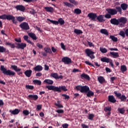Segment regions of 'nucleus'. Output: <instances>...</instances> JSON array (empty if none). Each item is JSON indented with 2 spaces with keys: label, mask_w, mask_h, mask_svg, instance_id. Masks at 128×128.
<instances>
[{
  "label": "nucleus",
  "mask_w": 128,
  "mask_h": 128,
  "mask_svg": "<svg viewBox=\"0 0 128 128\" xmlns=\"http://www.w3.org/2000/svg\"><path fill=\"white\" fill-rule=\"evenodd\" d=\"M46 88H48V90H53V92H60L62 90H64V92L68 90L66 87L64 86H60L59 87L54 86H47Z\"/></svg>",
  "instance_id": "obj_1"
},
{
  "label": "nucleus",
  "mask_w": 128,
  "mask_h": 128,
  "mask_svg": "<svg viewBox=\"0 0 128 128\" xmlns=\"http://www.w3.org/2000/svg\"><path fill=\"white\" fill-rule=\"evenodd\" d=\"M0 20H12V22L16 24L18 23V20H16V17L12 14H4L0 16Z\"/></svg>",
  "instance_id": "obj_2"
},
{
  "label": "nucleus",
  "mask_w": 128,
  "mask_h": 128,
  "mask_svg": "<svg viewBox=\"0 0 128 128\" xmlns=\"http://www.w3.org/2000/svg\"><path fill=\"white\" fill-rule=\"evenodd\" d=\"M0 70L2 71V74H5L6 76H14L16 74V72H14L10 70H7L6 68H4V66H1Z\"/></svg>",
  "instance_id": "obj_3"
},
{
  "label": "nucleus",
  "mask_w": 128,
  "mask_h": 128,
  "mask_svg": "<svg viewBox=\"0 0 128 128\" xmlns=\"http://www.w3.org/2000/svg\"><path fill=\"white\" fill-rule=\"evenodd\" d=\"M77 90H80V92H88L90 90V87L86 86H78L76 87Z\"/></svg>",
  "instance_id": "obj_4"
},
{
  "label": "nucleus",
  "mask_w": 128,
  "mask_h": 128,
  "mask_svg": "<svg viewBox=\"0 0 128 128\" xmlns=\"http://www.w3.org/2000/svg\"><path fill=\"white\" fill-rule=\"evenodd\" d=\"M47 20H48V22H50L51 24H56V26L58 24H60V26H62V24H64V20L62 18H60L58 20V21L50 20V19H48V18L47 19Z\"/></svg>",
  "instance_id": "obj_5"
},
{
  "label": "nucleus",
  "mask_w": 128,
  "mask_h": 128,
  "mask_svg": "<svg viewBox=\"0 0 128 128\" xmlns=\"http://www.w3.org/2000/svg\"><path fill=\"white\" fill-rule=\"evenodd\" d=\"M85 54H86V56L91 58V60H94L96 56H94V52H92V50L90 48H87L85 50Z\"/></svg>",
  "instance_id": "obj_6"
},
{
  "label": "nucleus",
  "mask_w": 128,
  "mask_h": 128,
  "mask_svg": "<svg viewBox=\"0 0 128 128\" xmlns=\"http://www.w3.org/2000/svg\"><path fill=\"white\" fill-rule=\"evenodd\" d=\"M20 26L22 30H30V26H28V24L26 22H22L20 24Z\"/></svg>",
  "instance_id": "obj_7"
},
{
  "label": "nucleus",
  "mask_w": 128,
  "mask_h": 128,
  "mask_svg": "<svg viewBox=\"0 0 128 128\" xmlns=\"http://www.w3.org/2000/svg\"><path fill=\"white\" fill-rule=\"evenodd\" d=\"M108 56H112L114 58H120V54L118 52H110V54H108Z\"/></svg>",
  "instance_id": "obj_8"
},
{
  "label": "nucleus",
  "mask_w": 128,
  "mask_h": 128,
  "mask_svg": "<svg viewBox=\"0 0 128 128\" xmlns=\"http://www.w3.org/2000/svg\"><path fill=\"white\" fill-rule=\"evenodd\" d=\"M62 62H64L65 64H72V60L68 57H64L62 59Z\"/></svg>",
  "instance_id": "obj_9"
},
{
  "label": "nucleus",
  "mask_w": 128,
  "mask_h": 128,
  "mask_svg": "<svg viewBox=\"0 0 128 128\" xmlns=\"http://www.w3.org/2000/svg\"><path fill=\"white\" fill-rule=\"evenodd\" d=\"M106 11L111 16H114L118 14V10L114 8H108L106 10Z\"/></svg>",
  "instance_id": "obj_10"
},
{
  "label": "nucleus",
  "mask_w": 128,
  "mask_h": 128,
  "mask_svg": "<svg viewBox=\"0 0 128 128\" xmlns=\"http://www.w3.org/2000/svg\"><path fill=\"white\" fill-rule=\"evenodd\" d=\"M17 48H20V50H24L25 48H26V43H16Z\"/></svg>",
  "instance_id": "obj_11"
},
{
  "label": "nucleus",
  "mask_w": 128,
  "mask_h": 128,
  "mask_svg": "<svg viewBox=\"0 0 128 128\" xmlns=\"http://www.w3.org/2000/svg\"><path fill=\"white\" fill-rule=\"evenodd\" d=\"M88 18H90L92 20L96 21V18H98V16L96 13H89L88 15Z\"/></svg>",
  "instance_id": "obj_12"
},
{
  "label": "nucleus",
  "mask_w": 128,
  "mask_h": 128,
  "mask_svg": "<svg viewBox=\"0 0 128 128\" xmlns=\"http://www.w3.org/2000/svg\"><path fill=\"white\" fill-rule=\"evenodd\" d=\"M14 8L16 10H20V12H24L26 10V7L22 5H17Z\"/></svg>",
  "instance_id": "obj_13"
},
{
  "label": "nucleus",
  "mask_w": 128,
  "mask_h": 128,
  "mask_svg": "<svg viewBox=\"0 0 128 128\" xmlns=\"http://www.w3.org/2000/svg\"><path fill=\"white\" fill-rule=\"evenodd\" d=\"M110 24H114V26H118L120 24L118 19H116V18H112L110 20Z\"/></svg>",
  "instance_id": "obj_14"
},
{
  "label": "nucleus",
  "mask_w": 128,
  "mask_h": 128,
  "mask_svg": "<svg viewBox=\"0 0 128 128\" xmlns=\"http://www.w3.org/2000/svg\"><path fill=\"white\" fill-rule=\"evenodd\" d=\"M96 18L99 22H106V20L104 19V15H99Z\"/></svg>",
  "instance_id": "obj_15"
},
{
  "label": "nucleus",
  "mask_w": 128,
  "mask_h": 128,
  "mask_svg": "<svg viewBox=\"0 0 128 128\" xmlns=\"http://www.w3.org/2000/svg\"><path fill=\"white\" fill-rule=\"evenodd\" d=\"M108 100L110 102H112V104H114V102H116V100L114 96L112 95L108 96Z\"/></svg>",
  "instance_id": "obj_16"
},
{
  "label": "nucleus",
  "mask_w": 128,
  "mask_h": 128,
  "mask_svg": "<svg viewBox=\"0 0 128 128\" xmlns=\"http://www.w3.org/2000/svg\"><path fill=\"white\" fill-rule=\"evenodd\" d=\"M119 22H122L123 24H126L128 22V18L126 17H121L118 19Z\"/></svg>",
  "instance_id": "obj_17"
},
{
  "label": "nucleus",
  "mask_w": 128,
  "mask_h": 128,
  "mask_svg": "<svg viewBox=\"0 0 128 128\" xmlns=\"http://www.w3.org/2000/svg\"><path fill=\"white\" fill-rule=\"evenodd\" d=\"M44 10H46V11L48 12H51L52 14L54 12V8L52 6H46L44 8Z\"/></svg>",
  "instance_id": "obj_18"
},
{
  "label": "nucleus",
  "mask_w": 128,
  "mask_h": 128,
  "mask_svg": "<svg viewBox=\"0 0 128 128\" xmlns=\"http://www.w3.org/2000/svg\"><path fill=\"white\" fill-rule=\"evenodd\" d=\"M10 114H14V115H16V114H20V110L16 108L14 110H10Z\"/></svg>",
  "instance_id": "obj_19"
},
{
  "label": "nucleus",
  "mask_w": 128,
  "mask_h": 128,
  "mask_svg": "<svg viewBox=\"0 0 128 128\" xmlns=\"http://www.w3.org/2000/svg\"><path fill=\"white\" fill-rule=\"evenodd\" d=\"M28 98H30V100H36L38 98V95L35 94H30L28 96Z\"/></svg>",
  "instance_id": "obj_20"
},
{
  "label": "nucleus",
  "mask_w": 128,
  "mask_h": 128,
  "mask_svg": "<svg viewBox=\"0 0 128 128\" xmlns=\"http://www.w3.org/2000/svg\"><path fill=\"white\" fill-rule=\"evenodd\" d=\"M35 72H42V66L40 65H38L34 68Z\"/></svg>",
  "instance_id": "obj_21"
},
{
  "label": "nucleus",
  "mask_w": 128,
  "mask_h": 128,
  "mask_svg": "<svg viewBox=\"0 0 128 128\" xmlns=\"http://www.w3.org/2000/svg\"><path fill=\"white\" fill-rule=\"evenodd\" d=\"M28 36H29L31 38H32L34 40H38L36 36V34H34V33L30 32L28 34Z\"/></svg>",
  "instance_id": "obj_22"
},
{
  "label": "nucleus",
  "mask_w": 128,
  "mask_h": 128,
  "mask_svg": "<svg viewBox=\"0 0 128 128\" xmlns=\"http://www.w3.org/2000/svg\"><path fill=\"white\" fill-rule=\"evenodd\" d=\"M24 74L27 78H30V76H32V70H27L24 72Z\"/></svg>",
  "instance_id": "obj_23"
},
{
  "label": "nucleus",
  "mask_w": 128,
  "mask_h": 128,
  "mask_svg": "<svg viewBox=\"0 0 128 128\" xmlns=\"http://www.w3.org/2000/svg\"><path fill=\"white\" fill-rule=\"evenodd\" d=\"M112 60V59L110 58H108L106 57H104L101 58V62H107V64H108Z\"/></svg>",
  "instance_id": "obj_24"
},
{
  "label": "nucleus",
  "mask_w": 128,
  "mask_h": 128,
  "mask_svg": "<svg viewBox=\"0 0 128 128\" xmlns=\"http://www.w3.org/2000/svg\"><path fill=\"white\" fill-rule=\"evenodd\" d=\"M44 82L46 84H54V80H50V79H46Z\"/></svg>",
  "instance_id": "obj_25"
},
{
  "label": "nucleus",
  "mask_w": 128,
  "mask_h": 128,
  "mask_svg": "<svg viewBox=\"0 0 128 128\" xmlns=\"http://www.w3.org/2000/svg\"><path fill=\"white\" fill-rule=\"evenodd\" d=\"M11 68H12V70H14L16 72H20L22 70V69L18 68V66L16 65H12L11 66Z\"/></svg>",
  "instance_id": "obj_26"
},
{
  "label": "nucleus",
  "mask_w": 128,
  "mask_h": 128,
  "mask_svg": "<svg viewBox=\"0 0 128 128\" xmlns=\"http://www.w3.org/2000/svg\"><path fill=\"white\" fill-rule=\"evenodd\" d=\"M24 40H26V42H28V44H32V45L34 44V42H32V41H30V40H28V36H24Z\"/></svg>",
  "instance_id": "obj_27"
},
{
  "label": "nucleus",
  "mask_w": 128,
  "mask_h": 128,
  "mask_svg": "<svg viewBox=\"0 0 128 128\" xmlns=\"http://www.w3.org/2000/svg\"><path fill=\"white\" fill-rule=\"evenodd\" d=\"M81 78H85V80H90V76L86 74H82L80 75Z\"/></svg>",
  "instance_id": "obj_28"
},
{
  "label": "nucleus",
  "mask_w": 128,
  "mask_h": 128,
  "mask_svg": "<svg viewBox=\"0 0 128 128\" xmlns=\"http://www.w3.org/2000/svg\"><path fill=\"white\" fill-rule=\"evenodd\" d=\"M120 8L123 10H126V9L128 8V5L126 3H123L121 4Z\"/></svg>",
  "instance_id": "obj_29"
},
{
  "label": "nucleus",
  "mask_w": 128,
  "mask_h": 128,
  "mask_svg": "<svg viewBox=\"0 0 128 128\" xmlns=\"http://www.w3.org/2000/svg\"><path fill=\"white\" fill-rule=\"evenodd\" d=\"M86 96L88 98H90V96H94V93L89 89V90L87 92Z\"/></svg>",
  "instance_id": "obj_30"
},
{
  "label": "nucleus",
  "mask_w": 128,
  "mask_h": 128,
  "mask_svg": "<svg viewBox=\"0 0 128 128\" xmlns=\"http://www.w3.org/2000/svg\"><path fill=\"white\" fill-rule=\"evenodd\" d=\"M100 32L102 34H105V36H108V32L106 29H101Z\"/></svg>",
  "instance_id": "obj_31"
},
{
  "label": "nucleus",
  "mask_w": 128,
  "mask_h": 128,
  "mask_svg": "<svg viewBox=\"0 0 128 128\" xmlns=\"http://www.w3.org/2000/svg\"><path fill=\"white\" fill-rule=\"evenodd\" d=\"M120 70L122 72H126L128 70V68L126 65H122L120 66Z\"/></svg>",
  "instance_id": "obj_32"
},
{
  "label": "nucleus",
  "mask_w": 128,
  "mask_h": 128,
  "mask_svg": "<svg viewBox=\"0 0 128 128\" xmlns=\"http://www.w3.org/2000/svg\"><path fill=\"white\" fill-rule=\"evenodd\" d=\"M100 50L101 52H102V54H106V52H108V49L102 47L100 48Z\"/></svg>",
  "instance_id": "obj_33"
},
{
  "label": "nucleus",
  "mask_w": 128,
  "mask_h": 128,
  "mask_svg": "<svg viewBox=\"0 0 128 128\" xmlns=\"http://www.w3.org/2000/svg\"><path fill=\"white\" fill-rule=\"evenodd\" d=\"M34 84H37V86H41L42 85V81L40 80H35L33 81Z\"/></svg>",
  "instance_id": "obj_34"
},
{
  "label": "nucleus",
  "mask_w": 128,
  "mask_h": 128,
  "mask_svg": "<svg viewBox=\"0 0 128 128\" xmlns=\"http://www.w3.org/2000/svg\"><path fill=\"white\" fill-rule=\"evenodd\" d=\"M119 98L120 100V102H126V95H121Z\"/></svg>",
  "instance_id": "obj_35"
},
{
  "label": "nucleus",
  "mask_w": 128,
  "mask_h": 128,
  "mask_svg": "<svg viewBox=\"0 0 128 128\" xmlns=\"http://www.w3.org/2000/svg\"><path fill=\"white\" fill-rule=\"evenodd\" d=\"M74 14H82V10L80 8H76L74 10Z\"/></svg>",
  "instance_id": "obj_36"
},
{
  "label": "nucleus",
  "mask_w": 128,
  "mask_h": 128,
  "mask_svg": "<svg viewBox=\"0 0 128 128\" xmlns=\"http://www.w3.org/2000/svg\"><path fill=\"white\" fill-rule=\"evenodd\" d=\"M16 20L20 22H24V20H26V18L22 16H18V17H16Z\"/></svg>",
  "instance_id": "obj_37"
},
{
  "label": "nucleus",
  "mask_w": 128,
  "mask_h": 128,
  "mask_svg": "<svg viewBox=\"0 0 128 128\" xmlns=\"http://www.w3.org/2000/svg\"><path fill=\"white\" fill-rule=\"evenodd\" d=\"M118 112H120V114H124V112H126V110H124V108H118Z\"/></svg>",
  "instance_id": "obj_38"
},
{
  "label": "nucleus",
  "mask_w": 128,
  "mask_h": 128,
  "mask_svg": "<svg viewBox=\"0 0 128 128\" xmlns=\"http://www.w3.org/2000/svg\"><path fill=\"white\" fill-rule=\"evenodd\" d=\"M98 80L100 84H102L104 82V78L103 76H100L98 78Z\"/></svg>",
  "instance_id": "obj_39"
},
{
  "label": "nucleus",
  "mask_w": 128,
  "mask_h": 128,
  "mask_svg": "<svg viewBox=\"0 0 128 128\" xmlns=\"http://www.w3.org/2000/svg\"><path fill=\"white\" fill-rule=\"evenodd\" d=\"M44 50L46 52V54H52V50L50 48H44Z\"/></svg>",
  "instance_id": "obj_40"
},
{
  "label": "nucleus",
  "mask_w": 128,
  "mask_h": 128,
  "mask_svg": "<svg viewBox=\"0 0 128 128\" xmlns=\"http://www.w3.org/2000/svg\"><path fill=\"white\" fill-rule=\"evenodd\" d=\"M74 32L76 34H82V31L80 30L74 29Z\"/></svg>",
  "instance_id": "obj_41"
},
{
  "label": "nucleus",
  "mask_w": 128,
  "mask_h": 128,
  "mask_svg": "<svg viewBox=\"0 0 128 128\" xmlns=\"http://www.w3.org/2000/svg\"><path fill=\"white\" fill-rule=\"evenodd\" d=\"M110 38H111V40L115 42H118V38L114 36H110Z\"/></svg>",
  "instance_id": "obj_42"
},
{
  "label": "nucleus",
  "mask_w": 128,
  "mask_h": 128,
  "mask_svg": "<svg viewBox=\"0 0 128 128\" xmlns=\"http://www.w3.org/2000/svg\"><path fill=\"white\" fill-rule=\"evenodd\" d=\"M58 74L57 73H51L50 74V76L52 78H56V80L58 78Z\"/></svg>",
  "instance_id": "obj_43"
},
{
  "label": "nucleus",
  "mask_w": 128,
  "mask_h": 128,
  "mask_svg": "<svg viewBox=\"0 0 128 128\" xmlns=\"http://www.w3.org/2000/svg\"><path fill=\"white\" fill-rule=\"evenodd\" d=\"M119 35L120 36H122L123 38H126V32H124V31H120L119 33Z\"/></svg>",
  "instance_id": "obj_44"
},
{
  "label": "nucleus",
  "mask_w": 128,
  "mask_h": 128,
  "mask_svg": "<svg viewBox=\"0 0 128 128\" xmlns=\"http://www.w3.org/2000/svg\"><path fill=\"white\" fill-rule=\"evenodd\" d=\"M122 7H120V6L116 7V10H117V12H119L120 14H122Z\"/></svg>",
  "instance_id": "obj_45"
},
{
  "label": "nucleus",
  "mask_w": 128,
  "mask_h": 128,
  "mask_svg": "<svg viewBox=\"0 0 128 128\" xmlns=\"http://www.w3.org/2000/svg\"><path fill=\"white\" fill-rule=\"evenodd\" d=\"M6 50V48L4 46H0V52H5Z\"/></svg>",
  "instance_id": "obj_46"
},
{
  "label": "nucleus",
  "mask_w": 128,
  "mask_h": 128,
  "mask_svg": "<svg viewBox=\"0 0 128 128\" xmlns=\"http://www.w3.org/2000/svg\"><path fill=\"white\" fill-rule=\"evenodd\" d=\"M69 2L75 6H78V2L75 0H69Z\"/></svg>",
  "instance_id": "obj_47"
},
{
  "label": "nucleus",
  "mask_w": 128,
  "mask_h": 128,
  "mask_svg": "<svg viewBox=\"0 0 128 128\" xmlns=\"http://www.w3.org/2000/svg\"><path fill=\"white\" fill-rule=\"evenodd\" d=\"M94 114H90L88 116V119L90 120H94Z\"/></svg>",
  "instance_id": "obj_48"
},
{
  "label": "nucleus",
  "mask_w": 128,
  "mask_h": 128,
  "mask_svg": "<svg viewBox=\"0 0 128 128\" xmlns=\"http://www.w3.org/2000/svg\"><path fill=\"white\" fill-rule=\"evenodd\" d=\"M64 4L65 6H68V8H72V4H70V3H69L67 2H64Z\"/></svg>",
  "instance_id": "obj_49"
},
{
  "label": "nucleus",
  "mask_w": 128,
  "mask_h": 128,
  "mask_svg": "<svg viewBox=\"0 0 128 128\" xmlns=\"http://www.w3.org/2000/svg\"><path fill=\"white\" fill-rule=\"evenodd\" d=\"M114 94H116V96L120 98V96H122V94L116 91L114 92Z\"/></svg>",
  "instance_id": "obj_50"
},
{
  "label": "nucleus",
  "mask_w": 128,
  "mask_h": 128,
  "mask_svg": "<svg viewBox=\"0 0 128 128\" xmlns=\"http://www.w3.org/2000/svg\"><path fill=\"white\" fill-rule=\"evenodd\" d=\"M104 111L105 112H111L112 111V107H105L104 108Z\"/></svg>",
  "instance_id": "obj_51"
},
{
  "label": "nucleus",
  "mask_w": 128,
  "mask_h": 128,
  "mask_svg": "<svg viewBox=\"0 0 128 128\" xmlns=\"http://www.w3.org/2000/svg\"><path fill=\"white\" fill-rule=\"evenodd\" d=\"M22 112L25 116H28L30 114V112L28 110H24Z\"/></svg>",
  "instance_id": "obj_52"
},
{
  "label": "nucleus",
  "mask_w": 128,
  "mask_h": 128,
  "mask_svg": "<svg viewBox=\"0 0 128 128\" xmlns=\"http://www.w3.org/2000/svg\"><path fill=\"white\" fill-rule=\"evenodd\" d=\"M85 64H88V66H93V68L94 67V66L92 64L90 63L88 61H85Z\"/></svg>",
  "instance_id": "obj_53"
},
{
  "label": "nucleus",
  "mask_w": 128,
  "mask_h": 128,
  "mask_svg": "<svg viewBox=\"0 0 128 128\" xmlns=\"http://www.w3.org/2000/svg\"><path fill=\"white\" fill-rule=\"evenodd\" d=\"M26 88L28 90H34V86H32L26 85Z\"/></svg>",
  "instance_id": "obj_54"
},
{
  "label": "nucleus",
  "mask_w": 128,
  "mask_h": 128,
  "mask_svg": "<svg viewBox=\"0 0 128 128\" xmlns=\"http://www.w3.org/2000/svg\"><path fill=\"white\" fill-rule=\"evenodd\" d=\"M62 96H64V100H70V96L66 94H62Z\"/></svg>",
  "instance_id": "obj_55"
},
{
  "label": "nucleus",
  "mask_w": 128,
  "mask_h": 128,
  "mask_svg": "<svg viewBox=\"0 0 128 128\" xmlns=\"http://www.w3.org/2000/svg\"><path fill=\"white\" fill-rule=\"evenodd\" d=\"M106 18H112V15L110 14H106L104 16Z\"/></svg>",
  "instance_id": "obj_56"
},
{
  "label": "nucleus",
  "mask_w": 128,
  "mask_h": 128,
  "mask_svg": "<svg viewBox=\"0 0 128 128\" xmlns=\"http://www.w3.org/2000/svg\"><path fill=\"white\" fill-rule=\"evenodd\" d=\"M60 46H61V48L62 50H66V46H64V43H61L60 44Z\"/></svg>",
  "instance_id": "obj_57"
},
{
  "label": "nucleus",
  "mask_w": 128,
  "mask_h": 128,
  "mask_svg": "<svg viewBox=\"0 0 128 128\" xmlns=\"http://www.w3.org/2000/svg\"><path fill=\"white\" fill-rule=\"evenodd\" d=\"M56 106H58V108H64V106H62V105L60 104V103H57V104H56Z\"/></svg>",
  "instance_id": "obj_58"
},
{
  "label": "nucleus",
  "mask_w": 128,
  "mask_h": 128,
  "mask_svg": "<svg viewBox=\"0 0 128 128\" xmlns=\"http://www.w3.org/2000/svg\"><path fill=\"white\" fill-rule=\"evenodd\" d=\"M36 46L39 48H42L43 46L42 44H40V43H37L36 44Z\"/></svg>",
  "instance_id": "obj_59"
},
{
  "label": "nucleus",
  "mask_w": 128,
  "mask_h": 128,
  "mask_svg": "<svg viewBox=\"0 0 128 128\" xmlns=\"http://www.w3.org/2000/svg\"><path fill=\"white\" fill-rule=\"evenodd\" d=\"M56 112L58 114H64V110H58Z\"/></svg>",
  "instance_id": "obj_60"
},
{
  "label": "nucleus",
  "mask_w": 128,
  "mask_h": 128,
  "mask_svg": "<svg viewBox=\"0 0 128 128\" xmlns=\"http://www.w3.org/2000/svg\"><path fill=\"white\" fill-rule=\"evenodd\" d=\"M36 110H42V105H37Z\"/></svg>",
  "instance_id": "obj_61"
},
{
  "label": "nucleus",
  "mask_w": 128,
  "mask_h": 128,
  "mask_svg": "<svg viewBox=\"0 0 128 128\" xmlns=\"http://www.w3.org/2000/svg\"><path fill=\"white\" fill-rule=\"evenodd\" d=\"M110 50H114L115 52H118V50L117 48H109Z\"/></svg>",
  "instance_id": "obj_62"
},
{
  "label": "nucleus",
  "mask_w": 128,
  "mask_h": 128,
  "mask_svg": "<svg viewBox=\"0 0 128 128\" xmlns=\"http://www.w3.org/2000/svg\"><path fill=\"white\" fill-rule=\"evenodd\" d=\"M15 41L17 42H22V40L20 38H16Z\"/></svg>",
  "instance_id": "obj_63"
},
{
  "label": "nucleus",
  "mask_w": 128,
  "mask_h": 128,
  "mask_svg": "<svg viewBox=\"0 0 128 128\" xmlns=\"http://www.w3.org/2000/svg\"><path fill=\"white\" fill-rule=\"evenodd\" d=\"M82 128H88V125H86L85 124H82Z\"/></svg>",
  "instance_id": "obj_64"
}]
</instances>
